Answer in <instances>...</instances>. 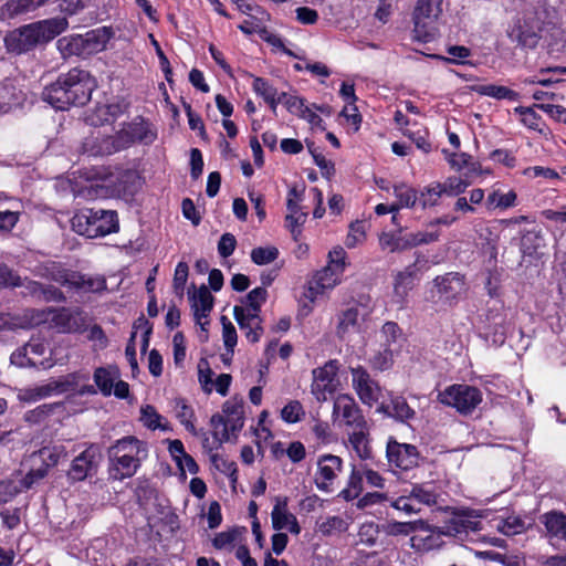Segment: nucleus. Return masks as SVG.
Instances as JSON below:
<instances>
[{
	"label": "nucleus",
	"mask_w": 566,
	"mask_h": 566,
	"mask_svg": "<svg viewBox=\"0 0 566 566\" xmlns=\"http://www.w3.org/2000/svg\"><path fill=\"white\" fill-rule=\"evenodd\" d=\"M411 499L420 505H433L437 503V494L429 484H415L409 493Z\"/></svg>",
	"instance_id": "nucleus-44"
},
{
	"label": "nucleus",
	"mask_w": 566,
	"mask_h": 566,
	"mask_svg": "<svg viewBox=\"0 0 566 566\" xmlns=\"http://www.w3.org/2000/svg\"><path fill=\"white\" fill-rule=\"evenodd\" d=\"M272 526L276 531L289 530L292 534H300L301 527L294 514L287 510L286 501H277L272 513Z\"/></svg>",
	"instance_id": "nucleus-26"
},
{
	"label": "nucleus",
	"mask_w": 566,
	"mask_h": 566,
	"mask_svg": "<svg viewBox=\"0 0 566 566\" xmlns=\"http://www.w3.org/2000/svg\"><path fill=\"white\" fill-rule=\"evenodd\" d=\"M289 213L285 217L286 227L291 231L294 238L301 233V226L305 222L307 213L297 210H287Z\"/></svg>",
	"instance_id": "nucleus-58"
},
{
	"label": "nucleus",
	"mask_w": 566,
	"mask_h": 566,
	"mask_svg": "<svg viewBox=\"0 0 566 566\" xmlns=\"http://www.w3.org/2000/svg\"><path fill=\"white\" fill-rule=\"evenodd\" d=\"M469 186L470 181L455 176L448 177L443 182H440L442 193L449 197H457L463 193Z\"/></svg>",
	"instance_id": "nucleus-47"
},
{
	"label": "nucleus",
	"mask_w": 566,
	"mask_h": 566,
	"mask_svg": "<svg viewBox=\"0 0 566 566\" xmlns=\"http://www.w3.org/2000/svg\"><path fill=\"white\" fill-rule=\"evenodd\" d=\"M369 314L370 310L361 303L353 304L346 310L340 311L337 314V336L345 338L350 334L359 333Z\"/></svg>",
	"instance_id": "nucleus-15"
},
{
	"label": "nucleus",
	"mask_w": 566,
	"mask_h": 566,
	"mask_svg": "<svg viewBox=\"0 0 566 566\" xmlns=\"http://www.w3.org/2000/svg\"><path fill=\"white\" fill-rule=\"evenodd\" d=\"M482 515L474 510H459L446 521L444 532L452 536H461L470 532L481 530L480 518Z\"/></svg>",
	"instance_id": "nucleus-19"
},
{
	"label": "nucleus",
	"mask_w": 566,
	"mask_h": 566,
	"mask_svg": "<svg viewBox=\"0 0 566 566\" xmlns=\"http://www.w3.org/2000/svg\"><path fill=\"white\" fill-rule=\"evenodd\" d=\"M305 416V410L298 400H290L281 410V418L286 423H296Z\"/></svg>",
	"instance_id": "nucleus-49"
},
{
	"label": "nucleus",
	"mask_w": 566,
	"mask_h": 566,
	"mask_svg": "<svg viewBox=\"0 0 566 566\" xmlns=\"http://www.w3.org/2000/svg\"><path fill=\"white\" fill-rule=\"evenodd\" d=\"M51 277L53 281L85 293H99L106 290V280L102 275H85L78 272L63 269L59 265L52 266Z\"/></svg>",
	"instance_id": "nucleus-10"
},
{
	"label": "nucleus",
	"mask_w": 566,
	"mask_h": 566,
	"mask_svg": "<svg viewBox=\"0 0 566 566\" xmlns=\"http://www.w3.org/2000/svg\"><path fill=\"white\" fill-rule=\"evenodd\" d=\"M442 195L440 182H432L422 188L418 195V201L422 209L432 208L439 205Z\"/></svg>",
	"instance_id": "nucleus-42"
},
{
	"label": "nucleus",
	"mask_w": 566,
	"mask_h": 566,
	"mask_svg": "<svg viewBox=\"0 0 566 566\" xmlns=\"http://www.w3.org/2000/svg\"><path fill=\"white\" fill-rule=\"evenodd\" d=\"M123 135V138H132V143L139 140L150 143L155 139V135L145 128L143 124H129L127 128H124L119 132Z\"/></svg>",
	"instance_id": "nucleus-46"
},
{
	"label": "nucleus",
	"mask_w": 566,
	"mask_h": 566,
	"mask_svg": "<svg viewBox=\"0 0 566 566\" xmlns=\"http://www.w3.org/2000/svg\"><path fill=\"white\" fill-rule=\"evenodd\" d=\"M394 196L405 208H413L418 201L417 190L406 184L395 185Z\"/></svg>",
	"instance_id": "nucleus-45"
},
{
	"label": "nucleus",
	"mask_w": 566,
	"mask_h": 566,
	"mask_svg": "<svg viewBox=\"0 0 566 566\" xmlns=\"http://www.w3.org/2000/svg\"><path fill=\"white\" fill-rule=\"evenodd\" d=\"M222 324V339L226 348L233 353L238 342V335L234 325L228 319L227 316H221Z\"/></svg>",
	"instance_id": "nucleus-56"
},
{
	"label": "nucleus",
	"mask_w": 566,
	"mask_h": 566,
	"mask_svg": "<svg viewBox=\"0 0 566 566\" xmlns=\"http://www.w3.org/2000/svg\"><path fill=\"white\" fill-rule=\"evenodd\" d=\"M379 245L381 250L391 253L411 249L409 233L402 234L401 231H399L398 234L391 232L381 233L379 237Z\"/></svg>",
	"instance_id": "nucleus-34"
},
{
	"label": "nucleus",
	"mask_w": 566,
	"mask_h": 566,
	"mask_svg": "<svg viewBox=\"0 0 566 566\" xmlns=\"http://www.w3.org/2000/svg\"><path fill=\"white\" fill-rule=\"evenodd\" d=\"M483 396L479 388L467 384H454L438 392L437 400L454 408L459 413L471 415L482 402Z\"/></svg>",
	"instance_id": "nucleus-7"
},
{
	"label": "nucleus",
	"mask_w": 566,
	"mask_h": 566,
	"mask_svg": "<svg viewBox=\"0 0 566 566\" xmlns=\"http://www.w3.org/2000/svg\"><path fill=\"white\" fill-rule=\"evenodd\" d=\"M48 474L46 467L31 469L23 479L18 480L22 490L32 488L35 483L44 479Z\"/></svg>",
	"instance_id": "nucleus-60"
},
{
	"label": "nucleus",
	"mask_w": 566,
	"mask_h": 566,
	"mask_svg": "<svg viewBox=\"0 0 566 566\" xmlns=\"http://www.w3.org/2000/svg\"><path fill=\"white\" fill-rule=\"evenodd\" d=\"M49 0H10L0 7V19H12L20 14L34 11Z\"/></svg>",
	"instance_id": "nucleus-30"
},
{
	"label": "nucleus",
	"mask_w": 566,
	"mask_h": 566,
	"mask_svg": "<svg viewBox=\"0 0 566 566\" xmlns=\"http://www.w3.org/2000/svg\"><path fill=\"white\" fill-rule=\"evenodd\" d=\"M496 528L506 536H513L523 533L526 530V525L523 518L512 515L501 521Z\"/></svg>",
	"instance_id": "nucleus-48"
},
{
	"label": "nucleus",
	"mask_w": 566,
	"mask_h": 566,
	"mask_svg": "<svg viewBox=\"0 0 566 566\" xmlns=\"http://www.w3.org/2000/svg\"><path fill=\"white\" fill-rule=\"evenodd\" d=\"M343 468V460L334 454L321 455L317 460L315 484L321 491L329 492L333 482L336 480Z\"/></svg>",
	"instance_id": "nucleus-20"
},
{
	"label": "nucleus",
	"mask_w": 566,
	"mask_h": 566,
	"mask_svg": "<svg viewBox=\"0 0 566 566\" xmlns=\"http://www.w3.org/2000/svg\"><path fill=\"white\" fill-rule=\"evenodd\" d=\"M391 506L407 515L420 512V506L411 499V495H402L391 502Z\"/></svg>",
	"instance_id": "nucleus-62"
},
{
	"label": "nucleus",
	"mask_w": 566,
	"mask_h": 566,
	"mask_svg": "<svg viewBox=\"0 0 566 566\" xmlns=\"http://www.w3.org/2000/svg\"><path fill=\"white\" fill-rule=\"evenodd\" d=\"M328 266L333 268L338 273L343 274L345 270V260H346V252L342 247H335L332 251L328 253Z\"/></svg>",
	"instance_id": "nucleus-64"
},
{
	"label": "nucleus",
	"mask_w": 566,
	"mask_h": 566,
	"mask_svg": "<svg viewBox=\"0 0 566 566\" xmlns=\"http://www.w3.org/2000/svg\"><path fill=\"white\" fill-rule=\"evenodd\" d=\"M98 457L99 453L96 447L90 446L86 448L72 461V465L69 470L70 479L83 481L91 475L92 472L96 470Z\"/></svg>",
	"instance_id": "nucleus-22"
},
{
	"label": "nucleus",
	"mask_w": 566,
	"mask_h": 566,
	"mask_svg": "<svg viewBox=\"0 0 566 566\" xmlns=\"http://www.w3.org/2000/svg\"><path fill=\"white\" fill-rule=\"evenodd\" d=\"M85 317L80 311L48 307L43 310H27L21 327L46 325L60 333H80L85 327Z\"/></svg>",
	"instance_id": "nucleus-3"
},
{
	"label": "nucleus",
	"mask_w": 566,
	"mask_h": 566,
	"mask_svg": "<svg viewBox=\"0 0 566 566\" xmlns=\"http://www.w3.org/2000/svg\"><path fill=\"white\" fill-rule=\"evenodd\" d=\"M279 256V250L275 247H259L251 251V260L258 265H266Z\"/></svg>",
	"instance_id": "nucleus-52"
},
{
	"label": "nucleus",
	"mask_w": 566,
	"mask_h": 566,
	"mask_svg": "<svg viewBox=\"0 0 566 566\" xmlns=\"http://www.w3.org/2000/svg\"><path fill=\"white\" fill-rule=\"evenodd\" d=\"M516 192L514 190H510L507 192H502L500 189H493L485 201V207L488 210H506L516 205Z\"/></svg>",
	"instance_id": "nucleus-35"
},
{
	"label": "nucleus",
	"mask_w": 566,
	"mask_h": 566,
	"mask_svg": "<svg viewBox=\"0 0 566 566\" xmlns=\"http://www.w3.org/2000/svg\"><path fill=\"white\" fill-rule=\"evenodd\" d=\"M72 106L85 105L96 87L95 80L84 70L72 69L63 75Z\"/></svg>",
	"instance_id": "nucleus-11"
},
{
	"label": "nucleus",
	"mask_w": 566,
	"mask_h": 566,
	"mask_svg": "<svg viewBox=\"0 0 566 566\" xmlns=\"http://www.w3.org/2000/svg\"><path fill=\"white\" fill-rule=\"evenodd\" d=\"M22 491L18 480L0 481V504L8 503Z\"/></svg>",
	"instance_id": "nucleus-57"
},
{
	"label": "nucleus",
	"mask_w": 566,
	"mask_h": 566,
	"mask_svg": "<svg viewBox=\"0 0 566 566\" xmlns=\"http://www.w3.org/2000/svg\"><path fill=\"white\" fill-rule=\"evenodd\" d=\"M472 90L482 96H489L496 99H509V101H517L518 99V93L515 91L502 86V85H495V84H479L474 85Z\"/></svg>",
	"instance_id": "nucleus-37"
},
{
	"label": "nucleus",
	"mask_w": 566,
	"mask_h": 566,
	"mask_svg": "<svg viewBox=\"0 0 566 566\" xmlns=\"http://www.w3.org/2000/svg\"><path fill=\"white\" fill-rule=\"evenodd\" d=\"M148 451L146 443L133 436L118 439L108 449L109 475L123 481L136 474Z\"/></svg>",
	"instance_id": "nucleus-2"
},
{
	"label": "nucleus",
	"mask_w": 566,
	"mask_h": 566,
	"mask_svg": "<svg viewBox=\"0 0 566 566\" xmlns=\"http://www.w3.org/2000/svg\"><path fill=\"white\" fill-rule=\"evenodd\" d=\"M45 353V344L39 339H32L23 347L14 350L11 354L10 361L18 367L49 369L55 365V361L51 357H43Z\"/></svg>",
	"instance_id": "nucleus-12"
},
{
	"label": "nucleus",
	"mask_w": 566,
	"mask_h": 566,
	"mask_svg": "<svg viewBox=\"0 0 566 566\" xmlns=\"http://www.w3.org/2000/svg\"><path fill=\"white\" fill-rule=\"evenodd\" d=\"M541 522L551 536L566 541V514L551 511L541 516Z\"/></svg>",
	"instance_id": "nucleus-32"
},
{
	"label": "nucleus",
	"mask_w": 566,
	"mask_h": 566,
	"mask_svg": "<svg viewBox=\"0 0 566 566\" xmlns=\"http://www.w3.org/2000/svg\"><path fill=\"white\" fill-rule=\"evenodd\" d=\"M252 88L273 111L276 109V106L282 101L281 94L277 93L276 88L262 77H253Z\"/></svg>",
	"instance_id": "nucleus-36"
},
{
	"label": "nucleus",
	"mask_w": 566,
	"mask_h": 566,
	"mask_svg": "<svg viewBox=\"0 0 566 566\" xmlns=\"http://www.w3.org/2000/svg\"><path fill=\"white\" fill-rule=\"evenodd\" d=\"M67 25L65 18L33 22L8 32L4 36V46L9 53L23 54L39 44L51 41L64 32Z\"/></svg>",
	"instance_id": "nucleus-1"
},
{
	"label": "nucleus",
	"mask_w": 566,
	"mask_h": 566,
	"mask_svg": "<svg viewBox=\"0 0 566 566\" xmlns=\"http://www.w3.org/2000/svg\"><path fill=\"white\" fill-rule=\"evenodd\" d=\"M379 410L402 422L413 419L416 415L406 399L398 396L392 397L389 405H381Z\"/></svg>",
	"instance_id": "nucleus-33"
},
{
	"label": "nucleus",
	"mask_w": 566,
	"mask_h": 566,
	"mask_svg": "<svg viewBox=\"0 0 566 566\" xmlns=\"http://www.w3.org/2000/svg\"><path fill=\"white\" fill-rule=\"evenodd\" d=\"M442 154L453 170L461 171L464 168H469L471 172L478 171V165L473 161L471 155L467 153H451L447 149H443Z\"/></svg>",
	"instance_id": "nucleus-39"
},
{
	"label": "nucleus",
	"mask_w": 566,
	"mask_h": 566,
	"mask_svg": "<svg viewBox=\"0 0 566 566\" xmlns=\"http://www.w3.org/2000/svg\"><path fill=\"white\" fill-rule=\"evenodd\" d=\"M233 315L240 328L245 332L247 339L250 343L259 342L263 334L262 319L259 314L247 311L243 306L235 305Z\"/></svg>",
	"instance_id": "nucleus-23"
},
{
	"label": "nucleus",
	"mask_w": 566,
	"mask_h": 566,
	"mask_svg": "<svg viewBox=\"0 0 566 566\" xmlns=\"http://www.w3.org/2000/svg\"><path fill=\"white\" fill-rule=\"evenodd\" d=\"M119 378V370L116 366L98 367L95 369L93 379L99 391L108 397L113 392L115 380Z\"/></svg>",
	"instance_id": "nucleus-31"
},
{
	"label": "nucleus",
	"mask_w": 566,
	"mask_h": 566,
	"mask_svg": "<svg viewBox=\"0 0 566 566\" xmlns=\"http://www.w3.org/2000/svg\"><path fill=\"white\" fill-rule=\"evenodd\" d=\"M512 36L514 41L524 48H535L541 38L537 31L522 25L512 32Z\"/></svg>",
	"instance_id": "nucleus-51"
},
{
	"label": "nucleus",
	"mask_w": 566,
	"mask_h": 566,
	"mask_svg": "<svg viewBox=\"0 0 566 566\" xmlns=\"http://www.w3.org/2000/svg\"><path fill=\"white\" fill-rule=\"evenodd\" d=\"M365 227L363 222L352 223L349 227V232L346 237L345 244L347 248H355L357 244L361 243L365 240Z\"/></svg>",
	"instance_id": "nucleus-61"
},
{
	"label": "nucleus",
	"mask_w": 566,
	"mask_h": 566,
	"mask_svg": "<svg viewBox=\"0 0 566 566\" xmlns=\"http://www.w3.org/2000/svg\"><path fill=\"white\" fill-rule=\"evenodd\" d=\"M111 38V30L103 27L91 30L85 34L63 36L57 41V46L65 56L76 55L86 57L105 50Z\"/></svg>",
	"instance_id": "nucleus-6"
},
{
	"label": "nucleus",
	"mask_w": 566,
	"mask_h": 566,
	"mask_svg": "<svg viewBox=\"0 0 566 566\" xmlns=\"http://www.w3.org/2000/svg\"><path fill=\"white\" fill-rule=\"evenodd\" d=\"M347 523L340 516H329L318 525V530L324 535H331L335 532H344Z\"/></svg>",
	"instance_id": "nucleus-59"
},
{
	"label": "nucleus",
	"mask_w": 566,
	"mask_h": 566,
	"mask_svg": "<svg viewBox=\"0 0 566 566\" xmlns=\"http://www.w3.org/2000/svg\"><path fill=\"white\" fill-rule=\"evenodd\" d=\"M332 420L336 426L345 428L348 432L354 429H361L368 423L355 399L347 394H340L335 398Z\"/></svg>",
	"instance_id": "nucleus-9"
},
{
	"label": "nucleus",
	"mask_w": 566,
	"mask_h": 566,
	"mask_svg": "<svg viewBox=\"0 0 566 566\" xmlns=\"http://www.w3.org/2000/svg\"><path fill=\"white\" fill-rule=\"evenodd\" d=\"M51 395V387L49 386V384H45L36 388L22 389L20 390L18 397L22 401L34 402Z\"/></svg>",
	"instance_id": "nucleus-53"
},
{
	"label": "nucleus",
	"mask_w": 566,
	"mask_h": 566,
	"mask_svg": "<svg viewBox=\"0 0 566 566\" xmlns=\"http://www.w3.org/2000/svg\"><path fill=\"white\" fill-rule=\"evenodd\" d=\"M73 230L87 238L105 237L118 231V218L114 210L86 208L71 220Z\"/></svg>",
	"instance_id": "nucleus-5"
},
{
	"label": "nucleus",
	"mask_w": 566,
	"mask_h": 566,
	"mask_svg": "<svg viewBox=\"0 0 566 566\" xmlns=\"http://www.w3.org/2000/svg\"><path fill=\"white\" fill-rule=\"evenodd\" d=\"M337 363L331 360L323 367L313 369V381L311 392L318 402H324L333 395L338 385L337 380Z\"/></svg>",
	"instance_id": "nucleus-14"
},
{
	"label": "nucleus",
	"mask_w": 566,
	"mask_h": 566,
	"mask_svg": "<svg viewBox=\"0 0 566 566\" xmlns=\"http://www.w3.org/2000/svg\"><path fill=\"white\" fill-rule=\"evenodd\" d=\"M343 274L326 265L317 271L308 281L303 296L311 303H314L321 295L333 290L339 282Z\"/></svg>",
	"instance_id": "nucleus-18"
},
{
	"label": "nucleus",
	"mask_w": 566,
	"mask_h": 566,
	"mask_svg": "<svg viewBox=\"0 0 566 566\" xmlns=\"http://www.w3.org/2000/svg\"><path fill=\"white\" fill-rule=\"evenodd\" d=\"M465 291L464 277L450 272L437 276L430 291V300L434 303H450Z\"/></svg>",
	"instance_id": "nucleus-13"
},
{
	"label": "nucleus",
	"mask_w": 566,
	"mask_h": 566,
	"mask_svg": "<svg viewBox=\"0 0 566 566\" xmlns=\"http://www.w3.org/2000/svg\"><path fill=\"white\" fill-rule=\"evenodd\" d=\"M67 453L65 447L62 444H55L51 447H44L39 450L38 457L41 460V465L49 468L54 467L61 459L66 458Z\"/></svg>",
	"instance_id": "nucleus-41"
},
{
	"label": "nucleus",
	"mask_w": 566,
	"mask_h": 566,
	"mask_svg": "<svg viewBox=\"0 0 566 566\" xmlns=\"http://www.w3.org/2000/svg\"><path fill=\"white\" fill-rule=\"evenodd\" d=\"M370 427L365 424L361 429H354L348 432V442L357 457L361 460H368L373 455L370 447Z\"/></svg>",
	"instance_id": "nucleus-29"
},
{
	"label": "nucleus",
	"mask_w": 566,
	"mask_h": 566,
	"mask_svg": "<svg viewBox=\"0 0 566 566\" xmlns=\"http://www.w3.org/2000/svg\"><path fill=\"white\" fill-rule=\"evenodd\" d=\"M132 138H123L122 134H117L116 136H109L105 134L97 133L96 136L87 139L84 143V149L92 156H106L111 155L119 149L126 148L130 145Z\"/></svg>",
	"instance_id": "nucleus-21"
},
{
	"label": "nucleus",
	"mask_w": 566,
	"mask_h": 566,
	"mask_svg": "<svg viewBox=\"0 0 566 566\" xmlns=\"http://www.w3.org/2000/svg\"><path fill=\"white\" fill-rule=\"evenodd\" d=\"M386 455L390 467L403 471L416 468L419 464L420 458L413 444L400 443L392 438L387 442Z\"/></svg>",
	"instance_id": "nucleus-16"
},
{
	"label": "nucleus",
	"mask_w": 566,
	"mask_h": 566,
	"mask_svg": "<svg viewBox=\"0 0 566 566\" xmlns=\"http://www.w3.org/2000/svg\"><path fill=\"white\" fill-rule=\"evenodd\" d=\"M174 411L176 418L180 421V423L186 428V430L192 436H202V444L205 448L209 449L211 452L213 450V446L210 444V440L207 437V433L202 430H197L195 426V411L193 409L186 403L184 399H176Z\"/></svg>",
	"instance_id": "nucleus-25"
},
{
	"label": "nucleus",
	"mask_w": 566,
	"mask_h": 566,
	"mask_svg": "<svg viewBox=\"0 0 566 566\" xmlns=\"http://www.w3.org/2000/svg\"><path fill=\"white\" fill-rule=\"evenodd\" d=\"M416 272V264H412L396 273L394 277V300L396 303L402 304L406 301L413 287Z\"/></svg>",
	"instance_id": "nucleus-27"
},
{
	"label": "nucleus",
	"mask_w": 566,
	"mask_h": 566,
	"mask_svg": "<svg viewBox=\"0 0 566 566\" xmlns=\"http://www.w3.org/2000/svg\"><path fill=\"white\" fill-rule=\"evenodd\" d=\"M189 268L186 262H179L175 269L172 287L175 293L182 297L188 279Z\"/></svg>",
	"instance_id": "nucleus-54"
},
{
	"label": "nucleus",
	"mask_w": 566,
	"mask_h": 566,
	"mask_svg": "<svg viewBox=\"0 0 566 566\" xmlns=\"http://www.w3.org/2000/svg\"><path fill=\"white\" fill-rule=\"evenodd\" d=\"M88 375L82 374V373H72L69 374L60 379L52 380L49 382V386L51 387V392L53 394H61L69 390H74L77 385L82 380H87Z\"/></svg>",
	"instance_id": "nucleus-40"
},
{
	"label": "nucleus",
	"mask_w": 566,
	"mask_h": 566,
	"mask_svg": "<svg viewBox=\"0 0 566 566\" xmlns=\"http://www.w3.org/2000/svg\"><path fill=\"white\" fill-rule=\"evenodd\" d=\"M386 501H388V496L386 493L369 492V493H366L360 499H358L356 506L360 510H365V509L371 507L374 505L381 504Z\"/></svg>",
	"instance_id": "nucleus-63"
},
{
	"label": "nucleus",
	"mask_w": 566,
	"mask_h": 566,
	"mask_svg": "<svg viewBox=\"0 0 566 566\" xmlns=\"http://www.w3.org/2000/svg\"><path fill=\"white\" fill-rule=\"evenodd\" d=\"M63 82V75H61L56 82L46 86L42 93L45 102L52 105V107L61 111L67 109L72 106L67 90H65L66 85Z\"/></svg>",
	"instance_id": "nucleus-28"
},
{
	"label": "nucleus",
	"mask_w": 566,
	"mask_h": 566,
	"mask_svg": "<svg viewBox=\"0 0 566 566\" xmlns=\"http://www.w3.org/2000/svg\"><path fill=\"white\" fill-rule=\"evenodd\" d=\"M165 418L157 412L155 407L147 405L142 407L140 409V421L145 427L151 430L161 429V430H168L169 427L167 423H164L163 421Z\"/></svg>",
	"instance_id": "nucleus-43"
},
{
	"label": "nucleus",
	"mask_w": 566,
	"mask_h": 566,
	"mask_svg": "<svg viewBox=\"0 0 566 566\" xmlns=\"http://www.w3.org/2000/svg\"><path fill=\"white\" fill-rule=\"evenodd\" d=\"M363 472L353 465L347 486L339 492L338 496L345 501L357 499L363 491Z\"/></svg>",
	"instance_id": "nucleus-38"
},
{
	"label": "nucleus",
	"mask_w": 566,
	"mask_h": 566,
	"mask_svg": "<svg viewBox=\"0 0 566 566\" xmlns=\"http://www.w3.org/2000/svg\"><path fill=\"white\" fill-rule=\"evenodd\" d=\"M268 297V291L264 287H255L248 293L244 297L243 303L247 306H243L247 311H251L252 313L259 314L260 308L263 303H265Z\"/></svg>",
	"instance_id": "nucleus-50"
},
{
	"label": "nucleus",
	"mask_w": 566,
	"mask_h": 566,
	"mask_svg": "<svg viewBox=\"0 0 566 566\" xmlns=\"http://www.w3.org/2000/svg\"><path fill=\"white\" fill-rule=\"evenodd\" d=\"M442 13V0H418L413 10V33L421 42L436 36L437 21Z\"/></svg>",
	"instance_id": "nucleus-8"
},
{
	"label": "nucleus",
	"mask_w": 566,
	"mask_h": 566,
	"mask_svg": "<svg viewBox=\"0 0 566 566\" xmlns=\"http://www.w3.org/2000/svg\"><path fill=\"white\" fill-rule=\"evenodd\" d=\"M244 402L242 398L232 397L222 405V413L210 418L211 434L216 447L237 438L244 427Z\"/></svg>",
	"instance_id": "nucleus-4"
},
{
	"label": "nucleus",
	"mask_w": 566,
	"mask_h": 566,
	"mask_svg": "<svg viewBox=\"0 0 566 566\" xmlns=\"http://www.w3.org/2000/svg\"><path fill=\"white\" fill-rule=\"evenodd\" d=\"M353 387L364 405L373 407L381 396V388L363 367L350 369Z\"/></svg>",
	"instance_id": "nucleus-17"
},
{
	"label": "nucleus",
	"mask_w": 566,
	"mask_h": 566,
	"mask_svg": "<svg viewBox=\"0 0 566 566\" xmlns=\"http://www.w3.org/2000/svg\"><path fill=\"white\" fill-rule=\"evenodd\" d=\"M189 298L196 323L206 331V325L209 324L207 318L213 305V296L209 292L208 287L202 285L198 291L193 292Z\"/></svg>",
	"instance_id": "nucleus-24"
},
{
	"label": "nucleus",
	"mask_w": 566,
	"mask_h": 566,
	"mask_svg": "<svg viewBox=\"0 0 566 566\" xmlns=\"http://www.w3.org/2000/svg\"><path fill=\"white\" fill-rule=\"evenodd\" d=\"M439 231L436 228H429L423 231H418L415 233H409V240L411 243V248L428 244L438 241Z\"/></svg>",
	"instance_id": "nucleus-55"
}]
</instances>
